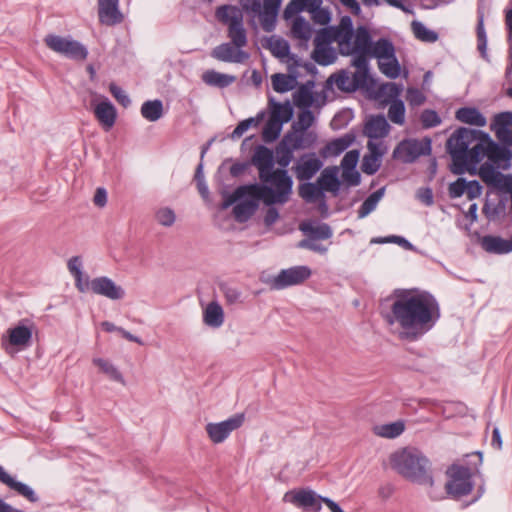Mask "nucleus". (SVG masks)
I'll list each match as a JSON object with an SVG mask.
<instances>
[{
  "label": "nucleus",
  "mask_w": 512,
  "mask_h": 512,
  "mask_svg": "<svg viewBox=\"0 0 512 512\" xmlns=\"http://www.w3.org/2000/svg\"><path fill=\"white\" fill-rule=\"evenodd\" d=\"M44 43L55 53L75 61H84L88 56L87 48L70 37L48 34L44 38Z\"/></svg>",
  "instance_id": "nucleus-8"
},
{
  "label": "nucleus",
  "mask_w": 512,
  "mask_h": 512,
  "mask_svg": "<svg viewBox=\"0 0 512 512\" xmlns=\"http://www.w3.org/2000/svg\"><path fill=\"white\" fill-rule=\"evenodd\" d=\"M94 115L102 127L108 131L116 122L117 112L114 105L107 98H104L95 105Z\"/></svg>",
  "instance_id": "nucleus-22"
},
{
  "label": "nucleus",
  "mask_w": 512,
  "mask_h": 512,
  "mask_svg": "<svg viewBox=\"0 0 512 512\" xmlns=\"http://www.w3.org/2000/svg\"><path fill=\"white\" fill-rule=\"evenodd\" d=\"M478 174L486 185L510 194L512 211V174L504 175L488 163L480 166Z\"/></svg>",
  "instance_id": "nucleus-13"
},
{
  "label": "nucleus",
  "mask_w": 512,
  "mask_h": 512,
  "mask_svg": "<svg viewBox=\"0 0 512 512\" xmlns=\"http://www.w3.org/2000/svg\"><path fill=\"white\" fill-rule=\"evenodd\" d=\"M465 190H467V180L459 177L456 181L449 184L448 195L451 199H456L463 196Z\"/></svg>",
  "instance_id": "nucleus-59"
},
{
  "label": "nucleus",
  "mask_w": 512,
  "mask_h": 512,
  "mask_svg": "<svg viewBox=\"0 0 512 512\" xmlns=\"http://www.w3.org/2000/svg\"><path fill=\"white\" fill-rule=\"evenodd\" d=\"M291 34L294 38L307 42L312 36V27L303 16H294Z\"/></svg>",
  "instance_id": "nucleus-36"
},
{
  "label": "nucleus",
  "mask_w": 512,
  "mask_h": 512,
  "mask_svg": "<svg viewBox=\"0 0 512 512\" xmlns=\"http://www.w3.org/2000/svg\"><path fill=\"white\" fill-rule=\"evenodd\" d=\"M281 3L282 0H263L261 27L265 32H272L275 29Z\"/></svg>",
  "instance_id": "nucleus-23"
},
{
  "label": "nucleus",
  "mask_w": 512,
  "mask_h": 512,
  "mask_svg": "<svg viewBox=\"0 0 512 512\" xmlns=\"http://www.w3.org/2000/svg\"><path fill=\"white\" fill-rule=\"evenodd\" d=\"M353 38L354 41H351L352 54H354V52L369 53L373 41L366 27L359 26Z\"/></svg>",
  "instance_id": "nucleus-31"
},
{
  "label": "nucleus",
  "mask_w": 512,
  "mask_h": 512,
  "mask_svg": "<svg viewBox=\"0 0 512 512\" xmlns=\"http://www.w3.org/2000/svg\"><path fill=\"white\" fill-rule=\"evenodd\" d=\"M93 363L98 366L103 373L109 376L112 380L124 384V378L120 371L109 361L102 358L93 359Z\"/></svg>",
  "instance_id": "nucleus-46"
},
{
  "label": "nucleus",
  "mask_w": 512,
  "mask_h": 512,
  "mask_svg": "<svg viewBox=\"0 0 512 512\" xmlns=\"http://www.w3.org/2000/svg\"><path fill=\"white\" fill-rule=\"evenodd\" d=\"M455 118L465 124L484 127L487 124L485 116L475 107H461L455 113Z\"/></svg>",
  "instance_id": "nucleus-29"
},
{
  "label": "nucleus",
  "mask_w": 512,
  "mask_h": 512,
  "mask_svg": "<svg viewBox=\"0 0 512 512\" xmlns=\"http://www.w3.org/2000/svg\"><path fill=\"white\" fill-rule=\"evenodd\" d=\"M294 101L298 107L308 109L314 102L312 90L307 86H301L294 95Z\"/></svg>",
  "instance_id": "nucleus-52"
},
{
  "label": "nucleus",
  "mask_w": 512,
  "mask_h": 512,
  "mask_svg": "<svg viewBox=\"0 0 512 512\" xmlns=\"http://www.w3.org/2000/svg\"><path fill=\"white\" fill-rule=\"evenodd\" d=\"M282 126L281 121L269 118L262 131L263 140L267 143L275 141L281 133Z\"/></svg>",
  "instance_id": "nucleus-49"
},
{
  "label": "nucleus",
  "mask_w": 512,
  "mask_h": 512,
  "mask_svg": "<svg viewBox=\"0 0 512 512\" xmlns=\"http://www.w3.org/2000/svg\"><path fill=\"white\" fill-rule=\"evenodd\" d=\"M141 115L150 122H155L163 116V103L161 100H148L141 106Z\"/></svg>",
  "instance_id": "nucleus-37"
},
{
  "label": "nucleus",
  "mask_w": 512,
  "mask_h": 512,
  "mask_svg": "<svg viewBox=\"0 0 512 512\" xmlns=\"http://www.w3.org/2000/svg\"><path fill=\"white\" fill-rule=\"evenodd\" d=\"M473 154L476 165L486 157L489 161L487 163L491 164L495 169L507 170L511 167V150L494 142L486 132L482 134V140L473 145Z\"/></svg>",
  "instance_id": "nucleus-6"
},
{
  "label": "nucleus",
  "mask_w": 512,
  "mask_h": 512,
  "mask_svg": "<svg viewBox=\"0 0 512 512\" xmlns=\"http://www.w3.org/2000/svg\"><path fill=\"white\" fill-rule=\"evenodd\" d=\"M300 230L311 236L313 239H322L326 240L332 237L333 232L331 227L326 223H320L318 225H313L312 223H302L300 225Z\"/></svg>",
  "instance_id": "nucleus-34"
},
{
  "label": "nucleus",
  "mask_w": 512,
  "mask_h": 512,
  "mask_svg": "<svg viewBox=\"0 0 512 512\" xmlns=\"http://www.w3.org/2000/svg\"><path fill=\"white\" fill-rule=\"evenodd\" d=\"M9 343L13 346H26L32 337V331L23 325L8 330Z\"/></svg>",
  "instance_id": "nucleus-38"
},
{
  "label": "nucleus",
  "mask_w": 512,
  "mask_h": 512,
  "mask_svg": "<svg viewBox=\"0 0 512 512\" xmlns=\"http://www.w3.org/2000/svg\"><path fill=\"white\" fill-rule=\"evenodd\" d=\"M320 0H290L283 10V18L289 20L301 12L314 11Z\"/></svg>",
  "instance_id": "nucleus-28"
},
{
  "label": "nucleus",
  "mask_w": 512,
  "mask_h": 512,
  "mask_svg": "<svg viewBox=\"0 0 512 512\" xmlns=\"http://www.w3.org/2000/svg\"><path fill=\"white\" fill-rule=\"evenodd\" d=\"M323 166V162L315 153L303 154L293 166L296 178L300 181L310 180Z\"/></svg>",
  "instance_id": "nucleus-16"
},
{
  "label": "nucleus",
  "mask_w": 512,
  "mask_h": 512,
  "mask_svg": "<svg viewBox=\"0 0 512 512\" xmlns=\"http://www.w3.org/2000/svg\"><path fill=\"white\" fill-rule=\"evenodd\" d=\"M369 56L377 58L378 61L386 58H391L395 55V47L393 43L387 38H380L373 42L369 51Z\"/></svg>",
  "instance_id": "nucleus-33"
},
{
  "label": "nucleus",
  "mask_w": 512,
  "mask_h": 512,
  "mask_svg": "<svg viewBox=\"0 0 512 512\" xmlns=\"http://www.w3.org/2000/svg\"><path fill=\"white\" fill-rule=\"evenodd\" d=\"M369 69L368 70H355L352 74L353 88L356 90L360 88H369Z\"/></svg>",
  "instance_id": "nucleus-63"
},
{
  "label": "nucleus",
  "mask_w": 512,
  "mask_h": 512,
  "mask_svg": "<svg viewBox=\"0 0 512 512\" xmlns=\"http://www.w3.org/2000/svg\"><path fill=\"white\" fill-rule=\"evenodd\" d=\"M328 82L334 83L336 87L343 92H354L356 88H353L352 75L345 71L341 70L338 73L332 74Z\"/></svg>",
  "instance_id": "nucleus-43"
},
{
  "label": "nucleus",
  "mask_w": 512,
  "mask_h": 512,
  "mask_svg": "<svg viewBox=\"0 0 512 512\" xmlns=\"http://www.w3.org/2000/svg\"><path fill=\"white\" fill-rule=\"evenodd\" d=\"M483 131L460 127L456 129L446 142L447 152L452 159L451 171L462 175L466 171L475 170L473 145L482 140Z\"/></svg>",
  "instance_id": "nucleus-4"
},
{
  "label": "nucleus",
  "mask_w": 512,
  "mask_h": 512,
  "mask_svg": "<svg viewBox=\"0 0 512 512\" xmlns=\"http://www.w3.org/2000/svg\"><path fill=\"white\" fill-rule=\"evenodd\" d=\"M431 139L425 137L419 139H404L396 146L393 151V157L401 160L403 163H413L420 156L431 154Z\"/></svg>",
  "instance_id": "nucleus-9"
},
{
  "label": "nucleus",
  "mask_w": 512,
  "mask_h": 512,
  "mask_svg": "<svg viewBox=\"0 0 512 512\" xmlns=\"http://www.w3.org/2000/svg\"><path fill=\"white\" fill-rule=\"evenodd\" d=\"M422 127L425 129L436 127L441 123V118L435 110L425 109L420 116Z\"/></svg>",
  "instance_id": "nucleus-58"
},
{
  "label": "nucleus",
  "mask_w": 512,
  "mask_h": 512,
  "mask_svg": "<svg viewBox=\"0 0 512 512\" xmlns=\"http://www.w3.org/2000/svg\"><path fill=\"white\" fill-rule=\"evenodd\" d=\"M335 42L338 44L340 54L352 55L351 41L354 36L353 22L349 16H343L337 26H333Z\"/></svg>",
  "instance_id": "nucleus-15"
},
{
  "label": "nucleus",
  "mask_w": 512,
  "mask_h": 512,
  "mask_svg": "<svg viewBox=\"0 0 512 512\" xmlns=\"http://www.w3.org/2000/svg\"><path fill=\"white\" fill-rule=\"evenodd\" d=\"M252 164L258 169L259 179L262 184L259 187H266L270 192L264 196L274 197L280 200L284 196L291 197L293 179L285 169H274V156L268 147L259 145L252 156Z\"/></svg>",
  "instance_id": "nucleus-3"
},
{
  "label": "nucleus",
  "mask_w": 512,
  "mask_h": 512,
  "mask_svg": "<svg viewBox=\"0 0 512 512\" xmlns=\"http://www.w3.org/2000/svg\"><path fill=\"white\" fill-rule=\"evenodd\" d=\"M90 290L97 295L105 296L111 300H120L125 295L123 288L116 285L113 280L106 276L91 280Z\"/></svg>",
  "instance_id": "nucleus-17"
},
{
  "label": "nucleus",
  "mask_w": 512,
  "mask_h": 512,
  "mask_svg": "<svg viewBox=\"0 0 512 512\" xmlns=\"http://www.w3.org/2000/svg\"><path fill=\"white\" fill-rule=\"evenodd\" d=\"M299 196L308 203L316 202L324 197V193L316 183L306 182L299 186Z\"/></svg>",
  "instance_id": "nucleus-41"
},
{
  "label": "nucleus",
  "mask_w": 512,
  "mask_h": 512,
  "mask_svg": "<svg viewBox=\"0 0 512 512\" xmlns=\"http://www.w3.org/2000/svg\"><path fill=\"white\" fill-rule=\"evenodd\" d=\"M391 311L386 316L390 324L401 328L399 338L416 341L429 332L440 318V307L435 297L427 292L412 293L395 290Z\"/></svg>",
  "instance_id": "nucleus-1"
},
{
  "label": "nucleus",
  "mask_w": 512,
  "mask_h": 512,
  "mask_svg": "<svg viewBox=\"0 0 512 512\" xmlns=\"http://www.w3.org/2000/svg\"><path fill=\"white\" fill-rule=\"evenodd\" d=\"M270 118L281 121V124L287 123L293 116V108L287 101L285 103H278L273 98L269 99Z\"/></svg>",
  "instance_id": "nucleus-32"
},
{
  "label": "nucleus",
  "mask_w": 512,
  "mask_h": 512,
  "mask_svg": "<svg viewBox=\"0 0 512 512\" xmlns=\"http://www.w3.org/2000/svg\"><path fill=\"white\" fill-rule=\"evenodd\" d=\"M315 121L314 114L309 109L299 113L297 121L292 125L293 130L299 131L307 135L306 131L313 125Z\"/></svg>",
  "instance_id": "nucleus-50"
},
{
  "label": "nucleus",
  "mask_w": 512,
  "mask_h": 512,
  "mask_svg": "<svg viewBox=\"0 0 512 512\" xmlns=\"http://www.w3.org/2000/svg\"><path fill=\"white\" fill-rule=\"evenodd\" d=\"M323 0L317 4L314 11H310L311 20L321 26H326L331 21V12L328 7H323Z\"/></svg>",
  "instance_id": "nucleus-51"
},
{
  "label": "nucleus",
  "mask_w": 512,
  "mask_h": 512,
  "mask_svg": "<svg viewBox=\"0 0 512 512\" xmlns=\"http://www.w3.org/2000/svg\"><path fill=\"white\" fill-rule=\"evenodd\" d=\"M263 117L261 113L257 118H248L241 121L233 130L231 137L233 139L240 138L250 127L257 126Z\"/></svg>",
  "instance_id": "nucleus-57"
},
{
  "label": "nucleus",
  "mask_w": 512,
  "mask_h": 512,
  "mask_svg": "<svg viewBox=\"0 0 512 512\" xmlns=\"http://www.w3.org/2000/svg\"><path fill=\"white\" fill-rule=\"evenodd\" d=\"M290 197L284 196L282 199H278L277 196L268 197V196H258L247 194L241 200L234 205L232 213L235 220L238 223L247 222L258 210L259 201H263V203L267 206L270 205H284L289 201Z\"/></svg>",
  "instance_id": "nucleus-7"
},
{
  "label": "nucleus",
  "mask_w": 512,
  "mask_h": 512,
  "mask_svg": "<svg viewBox=\"0 0 512 512\" xmlns=\"http://www.w3.org/2000/svg\"><path fill=\"white\" fill-rule=\"evenodd\" d=\"M379 70L388 78L396 79L401 72L400 64L396 55L378 61Z\"/></svg>",
  "instance_id": "nucleus-44"
},
{
  "label": "nucleus",
  "mask_w": 512,
  "mask_h": 512,
  "mask_svg": "<svg viewBox=\"0 0 512 512\" xmlns=\"http://www.w3.org/2000/svg\"><path fill=\"white\" fill-rule=\"evenodd\" d=\"M392 468L406 479L420 485H433L429 460L416 449H402L390 457Z\"/></svg>",
  "instance_id": "nucleus-5"
},
{
  "label": "nucleus",
  "mask_w": 512,
  "mask_h": 512,
  "mask_svg": "<svg viewBox=\"0 0 512 512\" xmlns=\"http://www.w3.org/2000/svg\"><path fill=\"white\" fill-rule=\"evenodd\" d=\"M481 246L489 253L506 254L512 251V238L505 240L499 236H484L481 240Z\"/></svg>",
  "instance_id": "nucleus-27"
},
{
  "label": "nucleus",
  "mask_w": 512,
  "mask_h": 512,
  "mask_svg": "<svg viewBox=\"0 0 512 512\" xmlns=\"http://www.w3.org/2000/svg\"><path fill=\"white\" fill-rule=\"evenodd\" d=\"M321 498L324 497L317 495L313 490L299 489L287 492L283 500L304 510L319 512L323 503Z\"/></svg>",
  "instance_id": "nucleus-14"
},
{
  "label": "nucleus",
  "mask_w": 512,
  "mask_h": 512,
  "mask_svg": "<svg viewBox=\"0 0 512 512\" xmlns=\"http://www.w3.org/2000/svg\"><path fill=\"white\" fill-rule=\"evenodd\" d=\"M332 42H335L333 26L320 29L314 38V44L330 46Z\"/></svg>",
  "instance_id": "nucleus-60"
},
{
  "label": "nucleus",
  "mask_w": 512,
  "mask_h": 512,
  "mask_svg": "<svg viewBox=\"0 0 512 512\" xmlns=\"http://www.w3.org/2000/svg\"><path fill=\"white\" fill-rule=\"evenodd\" d=\"M390 125L383 115L372 116L364 126V134L369 139H383L389 133Z\"/></svg>",
  "instance_id": "nucleus-24"
},
{
  "label": "nucleus",
  "mask_w": 512,
  "mask_h": 512,
  "mask_svg": "<svg viewBox=\"0 0 512 512\" xmlns=\"http://www.w3.org/2000/svg\"><path fill=\"white\" fill-rule=\"evenodd\" d=\"M317 184L323 193L325 191L337 193L341 185L338 179V168L335 166L325 168L318 177Z\"/></svg>",
  "instance_id": "nucleus-26"
},
{
  "label": "nucleus",
  "mask_w": 512,
  "mask_h": 512,
  "mask_svg": "<svg viewBox=\"0 0 512 512\" xmlns=\"http://www.w3.org/2000/svg\"><path fill=\"white\" fill-rule=\"evenodd\" d=\"M312 57L316 63L327 66L335 62L336 53L330 46L314 44Z\"/></svg>",
  "instance_id": "nucleus-39"
},
{
  "label": "nucleus",
  "mask_w": 512,
  "mask_h": 512,
  "mask_svg": "<svg viewBox=\"0 0 512 512\" xmlns=\"http://www.w3.org/2000/svg\"><path fill=\"white\" fill-rule=\"evenodd\" d=\"M244 420V414L238 413L224 421L208 423L205 430L212 443L220 444L224 442L233 431L239 429L243 425Z\"/></svg>",
  "instance_id": "nucleus-12"
},
{
  "label": "nucleus",
  "mask_w": 512,
  "mask_h": 512,
  "mask_svg": "<svg viewBox=\"0 0 512 512\" xmlns=\"http://www.w3.org/2000/svg\"><path fill=\"white\" fill-rule=\"evenodd\" d=\"M380 164L381 159L375 156L365 155L362 161V171L365 174L373 175L380 168Z\"/></svg>",
  "instance_id": "nucleus-61"
},
{
  "label": "nucleus",
  "mask_w": 512,
  "mask_h": 512,
  "mask_svg": "<svg viewBox=\"0 0 512 512\" xmlns=\"http://www.w3.org/2000/svg\"><path fill=\"white\" fill-rule=\"evenodd\" d=\"M310 275L311 270L308 267L295 266L281 270L278 275L268 278L265 282L272 290H282L303 283Z\"/></svg>",
  "instance_id": "nucleus-10"
},
{
  "label": "nucleus",
  "mask_w": 512,
  "mask_h": 512,
  "mask_svg": "<svg viewBox=\"0 0 512 512\" xmlns=\"http://www.w3.org/2000/svg\"><path fill=\"white\" fill-rule=\"evenodd\" d=\"M384 195V188H380L371 193L358 209V218H364L374 211Z\"/></svg>",
  "instance_id": "nucleus-42"
},
{
  "label": "nucleus",
  "mask_w": 512,
  "mask_h": 512,
  "mask_svg": "<svg viewBox=\"0 0 512 512\" xmlns=\"http://www.w3.org/2000/svg\"><path fill=\"white\" fill-rule=\"evenodd\" d=\"M405 426L403 422L397 421L389 424L377 425L373 428L377 436L384 438H396L403 433Z\"/></svg>",
  "instance_id": "nucleus-40"
},
{
  "label": "nucleus",
  "mask_w": 512,
  "mask_h": 512,
  "mask_svg": "<svg viewBox=\"0 0 512 512\" xmlns=\"http://www.w3.org/2000/svg\"><path fill=\"white\" fill-rule=\"evenodd\" d=\"M216 19L227 25V36L230 42L222 43L211 51V56L222 62L244 63L250 54L243 50L248 44L247 31L244 27L243 15L238 6L224 4L215 10Z\"/></svg>",
  "instance_id": "nucleus-2"
},
{
  "label": "nucleus",
  "mask_w": 512,
  "mask_h": 512,
  "mask_svg": "<svg viewBox=\"0 0 512 512\" xmlns=\"http://www.w3.org/2000/svg\"><path fill=\"white\" fill-rule=\"evenodd\" d=\"M271 53L278 58H284L289 55L290 46L288 42L282 38H272L269 41Z\"/></svg>",
  "instance_id": "nucleus-54"
},
{
  "label": "nucleus",
  "mask_w": 512,
  "mask_h": 512,
  "mask_svg": "<svg viewBox=\"0 0 512 512\" xmlns=\"http://www.w3.org/2000/svg\"><path fill=\"white\" fill-rule=\"evenodd\" d=\"M268 192H270V190H268L266 187H259L258 183L241 185L238 186L231 194L225 197L221 206L222 209H227L230 206L235 205L238 200L243 199L247 194L264 196V193Z\"/></svg>",
  "instance_id": "nucleus-20"
},
{
  "label": "nucleus",
  "mask_w": 512,
  "mask_h": 512,
  "mask_svg": "<svg viewBox=\"0 0 512 512\" xmlns=\"http://www.w3.org/2000/svg\"><path fill=\"white\" fill-rule=\"evenodd\" d=\"M0 482L8 486L20 496L26 498L29 502L35 503L39 500L34 490L25 483L15 480L0 465Z\"/></svg>",
  "instance_id": "nucleus-21"
},
{
  "label": "nucleus",
  "mask_w": 512,
  "mask_h": 512,
  "mask_svg": "<svg viewBox=\"0 0 512 512\" xmlns=\"http://www.w3.org/2000/svg\"><path fill=\"white\" fill-rule=\"evenodd\" d=\"M202 79L207 85L225 88L234 83L236 77L228 74H223L214 70H209L203 74Z\"/></svg>",
  "instance_id": "nucleus-35"
},
{
  "label": "nucleus",
  "mask_w": 512,
  "mask_h": 512,
  "mask_svg": "<svg viewBox=\"0 0 512 512\" xmlns=\"http://www.w3.org/2000/svg\"><path fill=\"white\" fill-rule=\"evenodd\" d=\"M155 219L160 225L171 227L175 223L176 215L172 209L163 207L156 211Z\"/></svg>",
  "instance_id": "nucleus-55"
},
{
  "label": "nucleus",
  "mask_w": 512,
  "mask_h": 512,
  "mask_svg": "<svg viewBox=\"0 0 512 512\" xmlns=\"http://www.w3.org/2000/svg\"><path fill=\"white\" fill-rule=\"evenodd\" d=\"M295 79L286 74L277 73L272 76V87L276 92L284 93L293 89Z\"/></svg>",
  "instance_id": "nucleus-48"
},
{
  "label": "nucleus",
  "mask_w": 512,
  "mask_h": 512,
  "mask_svg": "<svg viewBox=\"0 0 512 512\" xmlns=\"http://www.w3.org/2000/svg\"><path fill=\"white\" fill-rule=\"evenodd\" d=\"M448 474L450 480L446 484L447 492L455 497H461L469 494L473 488L471 481V470L468 467L452 465Z\"/></svg>",
  "instance_id": "nucleus-11"
},
{
  "label": "nucleus",
  "mask_w": 512,
  "mask_h": 512,
  "mask_svg": "<svg viewBox=\"0 0 512 512\" xmlns=\"http://www.w3.org/2000/svg\"><path fill=\"white\" fill-rule=\"evenodd\" d=\"M119 0H98V16L102 24L113 26L123 21Z\"/></svg>",
  "instance_id": "nucleus-18"
},
{
  "label": "nucleus",
  "mask_w": 512,
  "mask_h": 512,
  "mask_svg": "<svg viewBox=\"0 0 512 512\" xmlns=\"http://www.w3.org/2000/svg\"><path fill=\"white\" fill-rule=\"evenodd\" d=\"M241 12L252 14L253 16L258 15L261 21V13L263 11L262 3L260 0H239Z\"/></svg>",
  "instance_id": "nucleus-56"
},
{
  "label": "nucleus",
  "mask_w": 512,
  "mask_h": 512,
  "mask_svg": "<svg viewBox=\"0 0 512 512\" xmlns=\"http://www.w3.org/2000/svg\"><path fill=\"white\" fill-rule=\"evenodd\" d=\"M203 322L212 328H219L224 323V311L217 301L210 302L203 312Z\"/></svg>",
  "instance_id": "nucleus-30"
},
{
  "label": "nucleus",
  "mask_w": 512,
  "mask_h": 512,
  "mask_svg": "<svg viewBox=\"0 0 512 512\" xmlns=\"http://www.w3.org/2000/svg\"><path fill=\"white\" fill-rule=\"evenodd\" d=\"M411 27L414 36L420 41L434 43L438 40V34L435 31L428 29L420 21H413Z\"/></svg>",
  "instance_id": "nucleus-45"
},
{
  "label": "nucleus",
  "mask_w": 512,
  "mask_h": 512,
  "mask_svg": "<svg viewBox=\"0 0 512 512\" xmlns=\"http://www.w3.org/2000/svg\"><path fill=\"white\" fill-rule=\"evenodd\" d=\"M402 87L396 83H384L378 88L377 96L384 97L388 100L394 101L398 99L401 94Z\"/></svg>",
  "instance_id": "nucleus-53"
},
{
  "label": "nucleus",
  "mask_w": 512,
  "mask_h": 512,
  "mask_svg": "<svg viewBox=\"0 0 512 512\" xmlns=\"http://www.w3.org/2000/svg\"><path fill=\"white\" fill-rule=\"evenodd\" d=\"M388 118L397 125H403L405 122V105L400 99L391 102L388 109Z\"/></svg>",
  "instance_id": "nucleus-47"
},
{
  "label": "nucleus",
  "mask_w": 512,
  "mask_h": 512,
  "mask_svg": "<svg viewBox=\"0 0 512 512\" xmlns=\"http://www.w3.org/2000/svg\"><path fill=\"white\" fill-rule=\"evenodd\" d=\"M293 152L291 149L278 144L276 148L277 163L283 168L287 167L293 159Z\"/></svg>",
  "instance_id": "nucleus-62"
},
{
  "label": "nucleus",
  "mask_w": 512,
  "mask_h": 512,
  "mask_svg": "<svg viewBox=\"0 0 512 512\" xmlns=\"http://www.w3.org/2000/svg\"><path fill=\"white\" fill-rule=\"evenodd\" d=\"M316 138V134L313 132L305 135L299 131L294 130L293 132H288L285 134L279 144L285 148L291 149L292 151H296L299 149L311 147L315 143Z\"/></svg>",
  "instance_id": "nucleus-19"
},
{
  "label": "nucleus",
  "mask_w": 512,
  "mask_h": 512,
  "mask_svg": "<svg viewBox=\"0 0 512 512\" xmlns=\"http://www.w3.org/2000/svg\"><path fill=\"white\" fill-rule=\"evenodd\" d=\"M355 140L353 134H345L341 137L335 138L329 141L321 150L320 156L322 158L336 157L344 152L348 147L352 145Z\"/></svg>",
  "instance_id": "nucleus-25"
},
{
  "label": "nucleus",
  "mask_w": 512,
  "mask_h": 512,
  "mask_svg": "<svg viewBox=\"0 0 512 512\" xmlns=\"http://www.w3.org/2000/svg\"><path fill=\"white\" fill-rule=\"evenodd\" d=\"M359 159V152L357 150L348 151L341 160L342 170L352 171L355 170Z\"/></svg>",
  "instance_id": "nucleus-64"
}]
</instances>
